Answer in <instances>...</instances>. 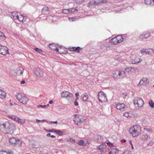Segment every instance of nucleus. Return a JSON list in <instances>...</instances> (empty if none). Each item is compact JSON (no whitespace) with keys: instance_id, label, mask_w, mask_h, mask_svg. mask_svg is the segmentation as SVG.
I'll return each instance as SVG.
<instances>
[{"instance_id":"nucleus-41","label":"nucleus","mask_w":154,"mask_h":154,"mask_svg":"<svg viewBox=\"0 0 154 154\" xmlns=\"http://www.w3.org/2000/svg\"><path fill=\"white\" fill-rule=\"evenodd\" d=\"M16 14V13L15 12L13 13L12 15L14 19H17L18 17V15L17 14Z\"/></svg>"},{"instance_id":"nucleus-54","label":"nucleus","mask_w":154,"mask_h":154,"mask_svg":"<svg viewBox=\"0 0 154 154\" xmlns=\"http://www.w3.org/2000/svg\"><path fill=\"white\" fill-rule=\"evenodd\" d=\"M74 104L75 105V106H77L78 105V102L76 100H75V101H74Z\"/></svg>"},{"instance_id":"nucleus-15","label":"nucleus","mask_w":154,"mask_h":154,"mask_svg":"<svg viewBox=\"0 0 154 154\" xmlns=\"http://www.w3.org/2000/svg\"><path fill=\"white\" fill-rule=\"evenodd\" d=\"M42 12L43 14H48L49 13V8L46 6H44L42 8Z\"/></svg>"},{"instance_id":"nucleus-42","label":"nucleus","mask_w":154,"mask_h":154,"mask_svg":"<svg viewBox=\"0 0 154 154\" xmlns=\"http://www.w3.org/2000/svg\"><path fill=\"white\" fill-rule=\"evenodd\" d=\"M77 8H76V9H75L74 8H69V10H70V11H71V13H72V12H75V11H78V9H77Z\"/></svg>"},{"instance_id":"nucleus-16","label":"nucleus","mask_w":154,"mask_h":154,"mask_svg":"<svg viewBox=\"0 0 154 154\" xmlns=\"http://www.w3.org/2000/svg\"><path fill=\"white\" fill-rule=\"evenodd\" d=\"M106 42L105 41L100 42L98 43V45L102 49H105L106 47Z\"/></svg>"},{"instance_id":"nucleus-13","label":"nucleus","mask_w":154,"mask_h":154,"mask_svg":"<svg viewBox=\"0 0 154 154\" xmlns=\"http://www.w3.org/2000/svg\"><path fill=\"white\" fill-rule=\"evenodd\" d=\"M115 106L117 109L120 110L123 109L125 108V104L122 103H115Z\"/></svg>"},{"instance_id":"nucleus-9","label":"nucleus","mask_w":154,"mask_h":154,"mask_svg":"<svg viewBox=\"0 0 154 154\" xmlns=\"http://www.w3.org/2000/svg\"><path fill=\"white\" fill-rule=\"evenodd\" d=\"M13 126V124H10L8 122L3 124L0 125V129L4 132L6 131L8 127H9L12 129Z\"/></svg>"},{"instance_id":"nucleus-44","label":"nucleus","mask_w":154,"mask_h":154,"mask_svg":"<svg viewBox=\"0 0 154 154\" xmlns=\"http://www.w3.org/2000/svg\"><path fill=\"white\" fill-rule=\"evenodd\" d=\"M123 116L127 118L131 116V115H130L129 114V113L128 112H125Z\"/></svg>"},{"instance_id":"nucleus-36","label":"nucleus","mask_w":154,"mask_h":154,"mask_svg":"<svg viewBox=\"0 0 154 154\" xmlns=\"http://www.w3.org/2000/svg\"><path fill=\"white\" fill-rule=\"evenodd\" d=\"M74 51H75L76 52L79 53L81 51V48L79 47H74Z\"/></svg>"},{"instance_id":"nucleus-64","label":"nucleus","mask_w":154,"mask_h":154,"mask_svg":"<svg viewBox=\"0 0 154 154\" xmlns=\"http://www.w3.org/2000/svg\"><path fill=\"white\" fill-rule=\"evenodd\" d=\"M36 122H41V120H39L38 119H36Z\"/></svg>"},{"instance_id":"nucleus-34","label":"nucleus","mask_w":154,"mask_h":154,"mask_svg":"<svg viewBox=\"0 0 154 154\" xmlns=\"http://www.w3.org/2000/svg\"><path fill=\"white\" fill-rule=\"evenodd\" d=\"M152 49L149 48L148 49H146L145 51V54H149L152 53Z\"/></svg>"},{"instance_id":"nucleus-50","label":"nucleus","mask_w":154,"mask_h":154,"mask_svg":"<svg viewBox=\"0 0 154 154\" xmlns=\"http://www.w3.org/2000/svg\"><path fill=\"white\" fill-rule=\"evenodd\" d=\"M142 60H139L138 61H137V60H135L133 62H132L133 63V64H137L138 63H139L140 62H141V61H142Z\"/></svg>"},{"instance_id":"nucleus-48","label":"nucleus","mask_w":154,"mask_h":154,"mask_svg":"<svg viewBox=\"0 0 154 154\" xmlns=\"http://www.w3.org/2000/svg\"><path fill=\"white\" fill-rule=\"evenodd\" d=\"M35 50L36 51H38L39 53H41L42 51V50L41 49H39V48H35Z\"/></svg>"},{"instance_id":"nucleus-19","label":"nucleus","mask_w":154,"mask_h":154,"mask_svg":"<svg viewBox=\"0 0 154 154\" xmlns=\"http://www.w3.org/2000/svg\"><path fill=\"white\" fill-rule=\"evenodd\" d=\"M145 2L147 5H154V0H145Z\"/></svg>"},{"instance_id":"nucleus-1","label":"nucleus","mask_w":154,"mask_h":154,"mask_svg":"<svg viewBox=\"0 0 154 154\" xmlns=\"http://www.w3.org/2000/svg\"><path fill=\"white\" fill-rule=\"evenodd\" d=\"M129 132L130 134H132L133 137H137L140 134L141 132L140 128L137 125H134L129 129Z\"/></svg>"},{"instance_id":"nucleus-4","label":"nucleus","mask_w":154,"mask_h":154,"mask_svg":"<svg viewBox=\"0 0 154 154\" xmlns=\"http://www.w3.org/2000/svg\"><path fill=\"white\" fill-rule=\"evenodd\" d=\"M62 97L69 101L72 100L73 98V94L67 91H63L61 94Z\"/></svg>"},{"instance_id":"nucleus-43","label":"nucleus","mask_w":154,"mask_h":154,"mask_svg":"<svg viewBox=\"0 0 154 154\" xmlns=\"http://www.w3.org/2000/svg\"><path fill=\"white\" fill-rule=\"evenodd\" d=\"M68 141L71 142L72 143H74L75 142V140L72 138H70L69 139H67Z\"/></svg>"},{"instance_id":"nucleus-52","label":"nucleus","mask_w":154,"mask_h":154,"mask_svg":"<svg viewBox=\"0 0 154 154\" xmlns=\"http://www.w3.org/2000/svg\"><path fill=\"white\" fill-rule=\"evenodd\" d=\"M154 143L153 142L151 141L148 143V145L149 146H152Z\"/></svg>"},{"instance_id":"nucleus-58","label":"nucleus","mask_w":154,"mask_h":154,"mask_svg":"<svg viewBox=\"0 0 154 154\" xmlns=\"http://www.w3.org/2000/svg\"><path fill=\"white\" fill-rule=\"evenodd\" d=\"M4 35L3 33L0 31V37L3 36Z\"/></svg>"},{"instance_id":"nucleus-28","label":"nucleus","mask_w":154,"mask_h":154,"mask_svg":"<svg viewBox=\"0 0 154 154\" xmlns=\"http://www.w3.org/2000/svg\"><path fill=\"white\" fill-rule=\"evenodd\" d=\"M106 146V145L104 143H103L101 144L100 145L97 146V149H102Z\"/></svg>"},{"instance_id":"nucleus-2","label":"nucleus","mask_w":154,"mask_h":154,"mask_svg":"<svg viewBox=\"0 0 154 154\" xmlns=\"http://www.w3.org/2000/svg\"><path fill=\"white\" fill-rule=\"evenodd\" d=\"M15 97L20 103L24 104H26L29 100L28 98L26 96L19 93L16 94Z\"/></svg>"},{"instance_id":"nucleus-38","label":"nucleus","mask_w":154,"mask_h":154,"mask_svg":"<svg viewBox=\"0 0 154 154\" xmlns=\"http://www.w3.org/2000/svg\"><path fill=\"white\" fill-rule=\"evenodd\" d=\"M54 132L56 133L57 134L59 135H62L63 134V132L60 131V130H56L54 131Z\"/></svg>"},{"instance_id":"nucleus-33","label":"nucleus","mask_w":154,"mask_h":154,"mask_svg":"<svg viewBox=\"0 0 154 154\" xmlns=\"http://www.w3.org/2000/svg\"><path fill=\"white\" fill-rule=\"evenodd\" d=\"M143 34L145 38H147L150 36V34L149 32H144Z\"/></svg>"},{"instance_id":"nucleus-12","label":"nucleus","mask_w":154,"mask_h":154,"mask_svg":"<svg viewBox=\"0 0 154 154\" xmlns=\"http://www.w3.org/2000/svg\"><path fill=\"white\" fill-rule=\"evenodd\" d=\"M15 130V126L13 124V126L12 129L9 127H8L6 131L5 132L6 134H9V135L12 134Z\"/></svg>"},{"instance_id":"nucleus-30","label":"nucleus","mask_w":154,"mask_h":154,"mask_svg":"<svg viewBox=\"0 0 154 154\" xmlns=\"http://www.w3.org/2000/svg\"><path fill=\"white\" fill-rule=\"evenodd\" d=\"M82 100L84 101H86L88 99V96L86 94H84L82 95Z\"/></svg>"},{"instance_id":"nucleus-18","label":"nucleus","mask_w":154,"mask_h":154,"mask_svg":"<svg viewBox=\"0 0 154 154\" xmlns=\"http://www.w3.org/2000/svg\"><path fill=\"white\" fill-rule=\"evenodd\" d=\"M49 48L51 50H55L57 52L58 51V49L56 47L55 45L53 44H50L49 45Z\"/></svg>"},{"instance_id":"nucleus-3","label":"nucleus","mask_w":154,"mask_h":154,"mask_svg":"<svg viewBox=\"0 0 154 154\" xmlns=\"http://www.w3.org/2000/svg\"><path fill=\"white\" fill-rule=\"evenodd\" d=\"M133 101L134 105L135 107L137 108L142 107L144 103L142 99L138 97L134 98Z\"/></svg>"},{"instance_id":"nucleus-22","label":"nucleus","mask_w":154,"mask_h":154,"mask_svg":"<svg viewBox=\"0 0 154 154\" xmlns=\"http://www.w3.org/2000/svg\"><path fill=\"white\" fill-rule=\"evenodd\" d=\"M123 36V35H118L116 37V38L119 43L122 42L123 41L124 38Z\"/></svg>"},{"instance_id":"nucleus-21","label":"nucleus","mask_w":154,"mask_h":154,"mask_svg":"<svg viewBox=\"0 0 154 154\" xmlns=\"http://www.w3.org/2000/svg\"><path fill=\"white\" fill-rule=\"evenodd\" d=\"M119 150L116 148L112 149L111 151L109 152V154H117L118 153Z\"/></svg>"},{"instance_id":"nucleus-20","label":"nucleus","mask_w":154,"mask_h":154,"mask_svg":"<svg viewBox=\"0 0 154 154\" xmlns=\"http://www.w3.org/2000/svg\"><path fill=\"white\" fill-rule=\"evenodd\" d=\"M136 69V68L134 67H128L126 68L125 70L126 72H133L134 71H135Z\"/></svg>"},{"instance_id":"nucleus-27","label":"nucleus","mask_w":154,"mask_h":154,"mask_svg":"<svg viewBox=\"0 0 154 154\" xmlns=\"http://www.w3.org/2000/svg\"><path fill=\"white\" fill-rule=\"evenodd\" d=\"M107 2L106 0H102L100 1L99 2H97L96 1H95L94 3L96 5H98L100 3H106Z\"/></svg>"},{"instance_id":"nucleus-10","label":"nucleus","mask_w":154,"mask_h":154,"mask_svg":"<svg viewBox=\"0 0 154 154\" xmlns=\"http://www.w3.org/2000/svg\"><path fill=\"white\" fill-rule=\"evenodd\" d=\"M8 53V51L7 48L0 45V54L5 55Z\"/></svg>"},{"instance_id":"nucleus-63","label":"nucleus","mask_w":154,"mask_h":154,"mask_svg":"<svg viewBox=\"0 0 154 154\" xmlns=\"http://www.w3.org/2000/svg\"><path fill=\"white\" fill-rule=\"evenodd\" d=\"M47 136V137H49V136H51V134L50 133H48V134H47V135H46Z\"/></svg>"},{"instance_id":"nucleus-62","label":"nucleus","mask_w":154,"mask_h":154,"mask_svg":"<svg viewBox=\"0 0 154 154\" xmlns=\"http://www.w3.org/2000/svg\"><path fill=\"white\" fill-rule=\"evenodd\" d=\"M79 95V93L78 92H77L75 93V96H76V97H78Z\"/></svg>"},{"instance_id":"nucleus-60","label":"nucleus","mask_w":154,"mask_h":154,"mask_svg":"<svg viewBox=\"0 0 154 154\" xmlns=\"http://www.w3.org/2000/svg\"><path fill=\"white\" fill-rule=\"evenodd\" d=\"M126 141V140L125 139H122L121 140V142L122 143L125 142Z\"/></svg>"},{"instance_id":"nucleus-5","label":"nucleus","mask_w":154,"mask_h":154,"mask_svg":"<svg viewBox=\"0 0 154 154\" xmlns=\"http://www.w3.org/2000/svg\"><path fill=\"white\" fill-rule=\"evenodd\" d=\"M99 101L101 102H106L107 100L106 94L102 91H100L98 94Z\"/></svg>"},{"instance_id":"nucleus-6","label":"nucleus","mask_w":154,"mask_h":154,"mask_svg":"<svg viewBox=\"0 0 154 154\" xmlns=\"http://www.w3.org/2000/svg\"><path fill=\"white\" fill-rule=\"evenodd\" d=\"M34 73L35 74L37 79H41L44 77L43 73L39 68L35 67L34 69Z\"/></svg>"},{"instance_id":"nucleus-47","label":"nucleus","mask_w":154,"mask_h":154,"mask_svg":"<svg viewBox=\"0 0 154 154\" xmlns=\"http://www.w3.org/2000/svg\"><path fill=\"white\" fill-rule=\"evenodd\" d=\"M144 34H143V33L141 35H140L139 37V38L140 39H145V38H144Z\"/></svg>"},{"instance_id":"nucleus-51","label":"nucleus","mask_w":154,"mask_h":154,"mask_svg":"<svg viewBox=\"0 0 154 154\" xmlns=\"http://www.w3.org/2000/svg\"><path fill=\"white\" fill-rule=\"evenodd\" d=\"M146 51V49H142L140 50V52L141 53H145V51Z\"/></svg>"},{"instance_id":"nucleus-59","label":"nucleus","mask_w":154,"mask_h":154,"mask_svg":"<svg viewBox=\"0 0 154 154\" xmlns=\"http://www.w3.org/2000/svg\"><path fill=\"white\" fill-rule=\"evenodd\" d=\"M74 48H70L69 49V50L70 51H74Z\"/></svg>"},{"instance_id":"nucleus-23","label":"nucleus","mask_w":154,"mask_h":154,"mask_svg":"<svg viewBox=\"0 0 154 154\" xmlns=\"http://www.w3.org/2000/svg\"><path fill=\"white\" fill-rule=\"evenodd\" d=\"M110 42L111 44L112 45H116L119 43L116 37L112 39Z\"/></svg>"},{"instance_id":"nucleus-29","label":"nucleus","mask_w":154,"mask_h":154,"mask_svg":"<svg viewBox=\"0 0 154 154\" xmlns=\"http://www.w3.org/2000/svg\"><path fill=\"white\" fill-rule=\"evenodd\" d=\"M20 121V124H25V119H21L18 117H17V118H16V121Z\"/></svg>"},{"instance_id":"nucleus-7","label":"nucleus","mask_w":154,"mask_h":154,"mask_svg":"<svg viewBox=\"0 0 154 154\" xmlns=\"http://www.w3.org/2000/svg\"><path fill=\"white\" fill-rule=\"evenodd\" d=\"M9 141L12 145L20 146L22 144L21 141L19 139H17L15 137H12L9 139Z\"/></svg>"},{"instance_id":"nucleus-56","label":"nucleus","mask_w":154,"mask_h":154,"mask_svg":"<svg viewBox=\"0 0 154 154\" xmlns=\"http://www.w3.org/2000/svg\"><path fill=\"white\" fill-rule=\"evenodd\" d=\"M54 131H56V130H55L54 129L51 130H49L48 131L49 132H54Z\"/></svg>"},{"instance_id":"nucleus-32","label":"nucleus","mask_w":154,"mask_h":154,"mask_svg":"<svg viewBox=\"0 0 154 154\" xmlns=\"http://www.w3.org/2000/svg\"><path fill=\"white\" fill-rule=\"evenodd\" d=\"M70 10L69 9H64L63 10L62 12L64 14H69L71 13Z\"/></svg>"},{"instance_id":"nucleus-8","label":"nucleus","mask_w":154,"mask_h":154,"mask_svg":"<svg viewBox=\"0 0 154 154\" xmlns=\"http://www.w3.org/2000/svg\"><path fill=\"white\" fill-rule=\"evenodd\" d=\"M74 116L75 117L73 118V121L75 124H81L84 121V119L82 118V116H78L75 114L74 115Z\"/></svg>"},{"instance_id":"nucleus-53","label":"nucleus","mask_w":154,"mask_h":154,"mask_svg":"<svg viewBox=\"0 0 154 154\" xmlns=\"http://www.w3.org/2000/svg\"><path fill=\"white\" fill-rule=\"evenodd\" d=\"M49 123H53V124H57V121H54V122L51 121V122H49Z\"/></svg>"},{"instance_id":"nucleus-46","label":"nucleus","mask_w":154,"mask_h":154,"mask_svg":"<svg viewBox=\"0 0 154 154\" xmlns=\"http://www.w3.org/2000/svg\"><path fill=\"white\" fill-rule=\"evenodd\" d=\"M102 137L101 136H98L97 138V141L98 142L101 141L102 140Z\"/></svg>"},{"instance_id":"nucleus-14","label":"nucleus","mask_w":154,"mask_h":154,"mask_svg":"<svg viewBox=\"0 0 154 154\" xmlns=\"http://www.w3.org/2000/svg\"><path fill=\"white\" fill-rule=\"evenodd\" d=\"M23 68L21 67H18L17 69L16 73L17 75L21 76L23 74Z\"/></svg>"},{"instance_id":"nucleus-39","label":"nucleus","mask_w":154,"mask_h":154,"mask_svg":"<svg viewBox=\"0 0 154 154\" xmlns=\"http://www.w3.org/2000/svg\"><path fill=\"white\" fill-rule=\"evenodd\" d=\"M78 144L79 145L84 146V141L83 140H79L78 142Z\"/></svg>"},{"instance_id":"nucleus-57","label":"nucleus","mask_w":154,"mask_h":154,"mask_svg":"<svg viewBox=\"0 0 154 154\" xmlns=\"http://www.w3.org/2000/svg\"><path fill=\"white\" fill-rule=\"evenodd\" d=\"M20 83L21 84H24L26 83V82L25 80H22Z\"/></svg>"},{"instance_id":"nucleus-49","label":"nucleus","mask_w":154,"mask_h":154,"mask_svg":"<svg viewBox=\"0 0 154 154\" xmlns=\"http://www.w3.org/2000/svg\"><path fill=\"white\" fill-rule=\"evenodd\" d=\"M107 145H108L110 147H112L113 146V145L111 143L109 142L107 143Z\"/></svg>"},{"instance_id":"nucleus-24","label":"nucleus","mask_w":154,"mask_h":154,"mask_svg":"<svg viewBox=\"0 0 154 154\" xmlns=\"http://www.w3.org/2000/svg\"><path fill=\"white\" fill-rule=\"evenodd\" d=\"M6 93L2 90L0 93V98L2 99H3L6 97Z\"/></svg>"},{"instance_id":"nucleus-26","label":"nucleus","mask_w":154,"mask_h":154,"mask_svg":"<svg viewBox=\"0 0 154 154\" xmlns=\"http://www.w3.org/2000/svg\"><path fill=\"white\" fill-rule=\"evenodd\" d=\"M7 116L9 118L15 121L16 120V118L17 117V116H16L12 115H7Z\"/></svg>"},{"instance_id":"nucleus-55","label":"nucleus","mask_w":154,"mask_h":154,"mask_svg":"<svg viewBox=\"0 0 154 154\" xmlns=\"http://www.w3.org/2000/svg\"><path fill=\"white\" fill-rule=\"evenodd\" d=\"M27 19V17L26 16H23V22H25Z\"/></svg>"},{"instance_id":"nucleus-37","label":"nucleus","mask_w":154,"mask_h":154,"mask_svg":"<svg viewBox=\"0 0 154 154\" xmlns=\"http://www.w3.org/2000/svg\"><path fill=\"white\" fill-rule=\"evenodd\" d=\"M17 19H18L20 21H21L23 22V16L22 14L18 16Z\"/></svg>"},{"instance_id":"nucleus-31","label":"nucleus","mask_w":154,"mask_h":154,"mask_svg":"<svg viewBox=\"0 0 154 154\" xmlns=\"http://www.w3.org/2000/svg\"><path fill=\"white\" fill-rule=\"evenodd\" d=\"M1 154H14L13 152L11 150H9L7 152L2 151Z\"/></svg>"},{"instance_id":"nucleus-25","label":"nucleus","mask_w":154,"mask_h":154,"mask_svg":"<svg viewBox=\"0 0 154 154\" xmlns=\"http://www.w3.org/2000/svg\"><path fill=\"white\" fill-rule=\"evenodd\" d=\"M148 138V135L147 134H143L141 135L140 138L142 141L146 140H147Z\"/></svg>"},{"instance_id":"nucleus-17","label":"nucleus","mask_w":154,"mask_h":154,"mask_svg":"<svg viewBox=\"0 0 154 154\" xmlns=\"http://www.w3.org/2000/svg\"><path fill=\"white\" fill-rule=\"evenodd\" d=\"M117 72L118 73V75L122 78H124L126 76V74L124 71H117Z\"/></svg>"},{"instance_id":"nucleus-11","label":"nucleus","mask_w":154,"mask_h":154,"mask_svg":"<svg viewBox=\"0 0 154 154\" xmlns=\"http://www.w3.org/2000/svg\"><path fill=\"white\" fill-rule=\"evenodd\" d=\"M149 83V81L148 79L146 78H143L141 79L138 84V85L140 86L141 85H148Z\"/></svg>"},{"instance_id":"nucleus-35","label":"nucleus","mask_w":154,"mask_h":154,"mask_svg":"<svg viewBox=\"0 0 154 154\" xmlns=\"http://www.w3.org/2000/svg\"><path fill=\"white\" fill-rule=\"evenodd\" d=\"M49 106V104H47L45 105H38L37 106V107L38 108L41 107L42 108H46L47 107H48Z\"/></svg>"},{"instance_id":"nucleus-61","label":"nucleus","mask_w":154,"mask_h":154,"mask_svg":"<svg viewBox=\"0 0 154 154\" xmlns=\"http://www.w3.org/2000/svg\"><path fill=\"white\" fill-rule=\"evenodd\" d=\"M49 103L50 104H51L53 103V101L52 100H50L49 101Z\"/></svg>"},{"instance_id":"nucleus-40","label":"nucleus","mask_w":154,"mask_h":154,"mask_svg":"<svg viewBox=\"0 0 154 154\" xmlns=\"http://www.w3.org/2000/svg\"><path fill=\"white\" fill-rule=\"evenodd\" d=\"M149 106L152 108H153L154 106V103L152 100L149 101Z\"/></svg>"},{"instance_id":"nucleus-45","label":"nucleus","mask_w":154,"mask_h":154,"mask_svg":"<svg viewBox=\"0 0 154 154\" xmlns=\"http://www.w3.org/2000/svg\"><path fill=\"white\" fill-rule=\"evenodd\" d=\"M144 130L146 131L149 132L150 133H151L152 132V130L150 128H144Z\"/></svg>"}]
</instances>
